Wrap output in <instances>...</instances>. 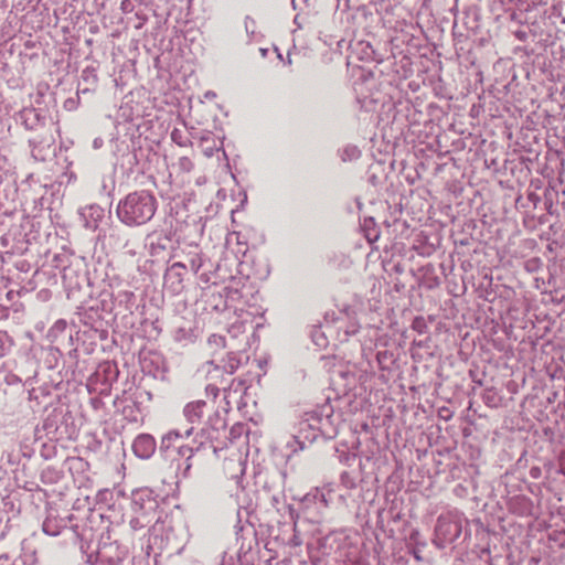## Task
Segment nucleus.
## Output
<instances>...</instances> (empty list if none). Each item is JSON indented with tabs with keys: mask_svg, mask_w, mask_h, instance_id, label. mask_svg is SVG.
<instances>
[{
	"mask_svg": "<svg viewBox=\"0 0 565 565\" xmlns=\"http://www.w3.org/2000/svg\"><path fill=\"white\" fill-rule=\"evenodd\" d=\"M66 321L65 320H57L52 328L50 329V335L56 337L60 333H63L66 329Z\"/></svg>",
	"mask_w": 565,
	"mask_h": 565,
	"instance_id": "nucleus-22",
	"label": "nucleus"
},
{
	"mask_svg": "<svg viewBox=\"0 0 565 565\" xmlns=\"http://www.w3.org/2000/svg\"><path fill=\"white\" fill-rule=\"evenodd\" d=\"M90 214L95 216L96 218H100L104 216V211L99 206H90L89 207Z\"/></svg>",
	"mask_w": 565,
	"mask_h": 565,
	"instance_id": "nucleus-30",
	"label": "nucleus"
},
{
	"mask_svg": "<svg viewBox=\"0 0 565 565\" xmlns=\"http://www.w3.org/2000/svg\"><path fill=\"white\" fill-rule=\"evenodd\" d=\"M200 145L204 156L207 158H211L215 151L220 150L221 147L217 145L213 134L210 131H205L200 136Z\"/></svg>",
	"mask_w": 565,
	"mask_h": 565,
	"instance_id": "nucleus-10",
	"label": "nucleus"
},
{
	"mask_svg": "<svg viewBox=\"0 0 565 565\" xmlns=\"http://www.w3.org/2000/svg\"><path fill=\"white\" fill-rule=\"evenodd\" d=\"M321 500L324 502V504H327V500L323 493L321 494Z\"/></svg>",
	"mask_w": 565,
	"mask_h": 565,
	"instance_id": "nucleus-36",
	"label": "nucleus"
},
{
	"mask_svg": "<svg viewBox=\"0 0 565 565\" xmlns=\"http://www.w3.org/2000/svg\"><path fill=\"white\" fill-rule=\"evenodd\" d=\"M159 503L148 490H138L132 493L130 526L139 531L159 519Z\"/></svg>",
	"mask_w": 565,
	"mask_h": 565,
	"instance_id": "nucleus-3",
	"label": "nucleus"
},
{
	"mask_svg": "<svg viewBox=\"0 0 565 565\" xmlns=\"http://www.w3.org/2000/svg\"><path fill=\"white\" fill-rule=\"evenodd\" d=\"M239 366V360L236 358L234 353H230L227 355V361L223 365V369L226 373L233 374Z\"/></svg>",
	"mask_w": 565,
	"mask_h": 565,
	"instance_id": "nucleus-19",
	"label": "nucleus"
},
{
	"mask_svg": "<svg viewBox=\"0 0 565 565\" xmlns=\"http://www.w3.org/2000/svg\"><path fill=\"white\" fill-rule=\"evenodd\" d=\"M207 439H209V437L206 435V430L202 428L200 431L195 433L190 445L193 448H195V451H199L205 445Z\"/></svg>",
	"mask_w": 565,
	"mask_h": 565,
	"instance_id": "nucleus-16",
	"label": "nucleus"
},
{
	"mask_svg": "<svg viewBox=\"0 0 565 565\" xmlns=\"http://www.w3.org/2000/svg\"><path fill=\"white\" fill-rule=\"evenodd\" d=\"M207 342H209V345H211V347L223 348L225 345L224 337L218 335V334L210 335Z\"/></svg>",
	"mask_w": 565,
	"mask_h": 565,
	"instance_id": "nucleus-25",
	"label": "nucleus"
},
{
	"mask_svg": "<svg viewBox=\"0 0 565 565\" xmlns=\"http://www.w3.org/2000/svg\"><path fill=\"white\" fill-rule=\"evenodd\" d=\"M295 22L299 23L298 15L295 18Z\"/></svg>",
	"mask_w": 565,
	"mask_h": 565,
	"instance_id": "nucleus-38",
	"label": "nucleus"
},
{
	"mask_svg": "<svg viewBox=\"0 0 565 565\" xmlns=\"http://www.w3.org/2000/svg\"><path fill=\"white\" fill-rule=\"evenodd\" d=\"M245 332V322H235L228 328V333L233 338H237L241 333Z\"/></svg>",
	"mask_w": 565,
	"mask_h": 565,
	"instance_id": "nucleus-24",
	"label": "nucleus"
},
{
	"mask_svg": "<svg viewBox=\"0 0 565 565\" xmlns=\"http://www.w3.org/2000/svg\"><path fill=\"white\" fill-rule=\"evenodd\" d=\"M307 440L303 439L302 435L298 433V435L292 436L286 444L287 450H289L288 457L292 454L298 452L305 448V443Z\"/></svg>",
	"mask_w": 565,
	"mask_h": 565,
	"instance_id": "nucleus-13",
	"label": "nucleus"
},
{
	"mask_svg": "<svg viewBox=\"0 0 565 565\" xmlns=\"http://www.w3.org/2000/svg\"><path fill=\"white\" fill-rule=\"evenodd\" d=\"M244 430V426L243 425H235L231 428L230 430V436L231 438H236L238 437Z\"/></svg>",
	"mask_w": 565,
	"mask_h": 565,
	"instance_id": "nucleus-29",
	"label": "nucleus"
},
{
	"mask_svg": "<svg viewBox=\"0 0 565 565\" xmlns=\"http://www.w3.org/2000/svg\"><path fill=\"white\" fill-rule=\"evenodd\" d=\"M206 403L202 399L188 403L183 408V415L190 424L185 429H173L167 433L161 440V449L169 450L174 446V441L186 439L194 433V425L200 424L204 414Z\"/></svg>",
	"mask_w": 565,
	"mask_h": 565,
	"instance_id": "nucleus-5",
	"label": "nucleus"
},
{
	"mask_svg": "<svg viewBox=\"0 0 565 565\" xmlns=\"http://www.w3.org/2000/svg\"><path fill=\"white\" fill-rule=\"evenodd\" d=\"M171 140L179 147L192 146V141L190 140V138L181 129L178 128H174L171 131Z\"/></svg>",
	"mask_w": 565,
	"mask_h": 565,
	"instance_id": "nucleus-14",
	"label": "nucleus"
},
{
	"mask_svg": "<svg viewBox=\"0 0 565 565\" xmlns=\"http://www.w3.org/2000/svg\"><path fill=\"white\" fill-rule=\"evenodd\" d=\"M132 450L137 457L148 459L156 450V440L151 435L141 434L134 440Z\"/></svg>",
	"mask_w": 565,
	"mask_h": 565,
	"instance_id": "nucleus-7",
	"label": "nucleus"
},
{
	"mask_svg": "<svg viewBox=\"0 0 565 565\" xmlns=\"http://www.w3.org/2000/svg\"><path fill=\"white\" fill-rule=\"evenodd\" d=\"M332 413V406L328 403L317 409L306 412L298 424V433L308 443L315 441L319 435H330L333 433L331 427Z\"/></svg>",
	"mask_w": 565,
	"mask_h": 565,
	"instance_id": "nucleus-2",
	"label": "nucleus"
},
{
	"mask_svg": "<svg viewBox=\"0 0 565 565\" xmlns=\"http://www.w3.org/2000/svg\"><path fill=\"white\" fill-rule=\"evenodd\" d=\"M206 392H207V394H211V395H213L214 397H216V396H217V394H218V387H217V386H215V385H207V386H206Z\"/></svg>",
	"mask_w": 565,
	"mask_h": 565,
	"instance_id": "nucleus-31",
	"label": "nucleus"
},
{
	"mask_svg": "<svg viewBox=\"0 0 565 565\" xmlns=\"http://www.w3.org/2000/svg\"><path fill=\"white\" fill-rule=\"evenodd\" d=\"M295 22L299 23L298 15L295 18Z\"/></svg>",
	"mask_w": 565,
	"mask_h": 565,
	"instance_id": "nucleus-39",
	"label": "nucleus"
},
{
	"mask_svg": "<svg viewBox=\"0 0 565 565\" xmlns=\"http://www.w3.org/2000/svg\"><path fill=\"white\" fill-rule=\"evenodd\" d=\"M186 273V266L177 262L172 264L164 274V287L172 294H180L183 289V278Z\"/></svg>",
	"mask_w": 565,
	"mask_h": 565,
	"instance_id": "nucleus-6",
	"label": "nucleus"
},
{
	"mask_svg": "<svg viewBox=\"0 0 565 565\" xmlns=\"http://www.w3.org/2000/svg\"><path fill=\"white\" fill-rule=\"evenodd\" d=\"M339 374L345 380V386L350 390L354 388L358 382L363 384L369 377L366 372L358 371L355 365H348L345 370H340Z\"/></svg>",
	"mask_w": 565,
	"mask_h": 565,
	"instance_id": "nucleus-8",
	"label": "nucleus"
},
{
	"mask_svg": "<svg viewBox=\"0 0 565 565\" xmlns=\"http://www.w3.org/2000/svg\"><path fill=\"white\" fill-rule=\"evenodd\" d=\"M340 483L343 488L348 490L355 489L358 486L356 477L351 472L343 471L340 476Z\"/></svg>",
	"mask_w": 565,
	"mask_h": 565,
	"instance_id": "nucleus-15",
	"label": "nucleus"
},
{
	"mask_svg": "<svg viewBox=\"0 0 565 565\" xmlns=\"http://www.w3.org/2000/svg\"><path fill=\"white\" fill-rule=\"evenodd\" d=\"M157 207L156 196L147 190H140L121 199L116 213L121 223L134 227L148 223L154 216Z\"/></svg>",
	"mask_w": 565,
	"mask_h": 565,
	"instance_id": "nucleus-1",
	"label": "nucleus"
},
{
	"mask_svg": "<svg viewBox=\"0 0 565 565\" xmlns=\"http://www.w3.org/2000/svg\"><path fill=\"white\" fill-rule=\"evenodd\" d=\"M178 167L183 172H190L194 168V163L188 157H181L178 162Z\"/></svg>",
	"mask_w": 565,
	"mask_h": 565,
	"instance_id": "nucleus-23",
	"label": "nucleus"
},
{
	"mask_svg": "<svg viewBox=\"0 0 565 565\" xmlns=\"http://www.w3.org/2000/svg\"><path fill=\"white\" fill-rule=\"evenodd\" d=\"M361 154V151L360 149L356 147V146H347L343 148L342 150V160L343 161H347V160H355L360 157Z\"/></svg>",
	"mask_w": 565,
	"mask_h": 565,
	"instance_id": "nucleus-18",
	"label": "nucleus"
},
{
	"mask_svg": "<svg viewBox=\"0 0 565 565\" xmlns=\"http://www.w3.org/2000/svg\"><path fill=\"white\" fill-rule=\"evenodd\" d=\"M246 33L250 41H257L259 33L256 31V22L249 17L244 21Z\"/></svg>",
	"mask_w": 565,
	"mask_h": 565,
	"instance_id": "nucleus-17",
	"label": "nucleus"
},
{
	"mask_svg": "<svg viewBox=\"0 0 565 565\" xmlns=\"http://www.w3.org/2000/svg\"><path fill=\"white\" fill-rule=\"evenodd\" d=\"M310 0H291L292 7L295 10H303L305 8L309 7Z\"/></svg>",
	"mask_w": 565,
	"mask_h": 565,
	"instance_id": "nucleus-28",
	"label": "nucleus"
},
{
	"mask_svg": "<svg viewBox=\"0 0 565 565\" xmlns=\"http://www.w3.org/2000/svg\"><path fill=\"white\" fill-rule=\"evenodd\" d=\"M205 96H206V97H214V96H215V94H214V93H212V92H207Z\"/></svg>",
	"mask_w": 565,
	"mask_h": 565,
	"instance_id": "nucleus-35",
	"label": "nucleus"
},
{
	"mask_svg": "<svg viewBox=\"0 0 565 565\" xmlns=\"http://www.w3.org/2000/svg\"><path fill=\"white\" fill-rule=\"evenodd\" d=\"M113 550L117 551L118 547L115 546L114 544L104 546L103 548L99 550L98 555L102 559H107L110 565H118L125 558L126 551H118L116 556H111L110 553Z\"/></svg>",
	"mask_w": 565,
	"mask_h": 565,
	"instance_id": "nucleus-11",
	"label": "nucleus"
},
{
	"mask_svg": "<svg viewBox=\"0 0 565 565\" xmlns=\"http://www.w3.org/2000/svg\"><path fill=\"white\" fill-rule=\"evenodd\" d=\"M263 57L267 56L268 50L267 49H260L259 50Z\"/></svg>",
	"mask_w": 565,
	"mask_h": 565,
	"instance_id": "nucleus-33",
	"label": "nucleus"
},
{
	"mask_svg": "<svg viewBox=\"0 0 565 565\" xmlns=\"http://www.w3.org/2000/svg\"><path fill=\"white\" fill-rule=\"evenodd\" d=\"M103 367H104V372L108 374L107 380L116 379V376H117L116 365L106 363Z\"/></svg>",
	"mask_w": 565,
	"mask_h": 565,
	"instance_id": "nucleus-27",
	"label": "nucleus"
},
{
	"mask_svg": "<svg viewBox=\"0 0 565 565\" xmlns=\"http://www.w3.org/2000/svg\"><path fill=\"white\" fill-rule=\"evenodd\" d=\"M128 4H130V1H129V0H124V1L121 2V7H122V9H124V10H126V9L128 8Z\"/></svg>",
	"mask_w": 565,
	"mask_h": 565,
	"instance_id": "nucleus-32",
	"label": "nucleus"
},
{
	"mask_svg": "<svg viewBox=\"0 0 565 565\" xmlns=\"http://www.w3.org/2000/svg\"><path fill=\"white\" fill-rule=\"evenodd\" d=\"M292 542H294V545H300L301 544V542L296 536L294 537Z\"/></svg>",
	"mask_w": 565,
	"mask_h": 565,
	"instance_id": "nucleus-34",
	"label": "nucleus"
},
{
	"mask_svg": "<svg viewBox=\"0 0 565 565\" xmlns=\"http://www.w3.org/2000/svg\"><path fill=\"white\" fill-rule=\"evenodd\" d=\"M203 265V258L200 255H195L190 260V267L194 273H198Z\"/></svg>",
	"mask_w": 565,
	"mask_h": 565,
	"instance_id": "nucleus-26",
	"label": "nucleus"
},
{
	"mask_svg": "<svg viewBox=\"0 0 565 565\" xmlns=\"http://www.w3.org/2000/svg\"><path fill=\"white\" fill-rule=\"evenodd\" d=\"M463 514L458 510L441 513L436 522L433 544L443 550L456 541L462 532Z\"/></svg>",
	"mask_w": 565,
	"mask_h": 565,
	"instance_id": "nucleus-4",
	"label": "nucleus"
},
{
	"mask_svg": "<svg viewBox=\"0 0 565 565\" xmlns=\"http://www.w3.org/2000/svg\"><path fill=\"white\" fill-rule=\"evenodd\" d=\"M414 556H415L416 559H420L419 554L415 553Z\"/></svg>",
	"mask_w": 565,
	"mask_h": 565,
	"instance_id": "nucleus-37",
	"label": "nucleus"
},
{
	"mask_svg": "<svg viewBox=\"0 0 565 565\" xmlns=\"http://www.w3.org/2000/svg\"><path fill=\"white\" fill-rule=\"evenodd\" d=\"M337 452L339 460L345 465H351V461L356 459V455L354 452H350L344 449L341 450L340 448H337Z\"/></svg>",
	"mask_w": 565,
	"mask_h": 565,
	"instance_id": "nucleus-21",
	"label": "nucleus"
},
{
	"mask_svg": "<svg viewBox=\"0 0 565 565\" xmlns=\"http://www.w3.org/2000/svg\"><path fill=\"white\" fill-rule=\"evenodd\" d=\"M65 526L66 524L63 519L47 515L42 524V530L46 535L57 536Z\"/></svg>",
	"mask_w": 565,
	"mask_h": 565,
	"instance_id": "nucleus-9",
	"label": "nucleus"
},
{
	"mask_svg": "<svg viewBox=\"0 0 565 565\" xmlns=\"http://www.w3.org/2000/svg\"><path fill=\"white\" fill-rule=\"evenodd\" d=\"M339 333L338 338L340 341H348L350 337L354 335L359 331V323L356 321H349L345 326L343 322H340L338 327Z\"/></svg>",
	"mask_w": 565,
	"mask_h": 565,
	"instance_id": "nucleus-12",
	"label": "nucleus"
},
{
	"mask_svg": "<svg viewBox=\"0 0 565 565\" xmlns=\"http://www.w3.org/2000/svg\"><path fill=\"white\" fill-rule=\"evenodd\" d=\"M181 440H182V439H180V441H181ZM178 443H179V440H178V441H174V446H173V447H177V448H178V452H179V455H180L181 457H184V458H186V459H190V458L194 455V452H196V451H195V448H193L190 444H188V445H183V444H181V445H177Z\"/></svg>",
	"mask_w": 565,
	"mask_h": 565,
	"instance_id": "nucleus-20",
	"label": "nucleus"
}]
</instances>
